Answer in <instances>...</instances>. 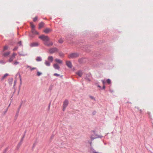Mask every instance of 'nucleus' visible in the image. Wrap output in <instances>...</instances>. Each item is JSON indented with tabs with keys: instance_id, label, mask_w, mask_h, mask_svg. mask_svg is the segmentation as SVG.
I'll return each mask as SVG.
<instances>
[{
	"instance_id": "obj_12",
	"label": "nucleus",
	"mask_w": 153,
	"mask_h": 153,
	"mask_svg": "<svg viewBox=\"0 0 153 153\" xmlns=\"http://www.w3.org/2000/svg\"><path fill=\"white\" fill-rule=\"evenodd\" d=\"M53 59V57L52 56H49L48 58V59L50 62H52Z\"/></svg>"
},
{
	"instance_id": "obj_13",
	"label": "nucleus",
	"mask_w": 153,
	"mask_h": 153,
	"mask_svg": "<svg viewBox=\"0 0 153 153\" xmlns=\"http://www.w3.org/2000/svg\"><path fill=\"white\" fill-rule=\"evenodd\" d=\"M10 53V52L8 51V52L4 53H3V55L4 56H8V55H9Z\"/></svg>"
},
{
	"instance_id": "obj_30",
	"label": "nucleus",
	"mask_w": 153,
	"mask_h": 153,
	"mask_svg": "<svg viewBox=\"0 0 153 153\" xmlns=\"http://www.w3.org/2000/svg\"><path fill=\"white\" fill-rule=\"evenodd\" d=\"M18 49V47H15L13 49V51H16V50H17Z\"/></svg>"
},
{
	"instance_id": "obj_27",
	"label": "nucleus",
	"mask_w": 153,
	"mask_h": 153,
	"mask_svg": "<svg viewBox=\"0 0 153 153\" xmlns=\"http://www.w3.org/2000/svg\"><path fill=\"white\" fill-rule=\"evenodd\" d=\"M41 74H42V73H41L39 72H37V75L38 76H40Z\"/></svg>"
},
{
	"instance_id": "obj_29",
	"label": "nucleus",
	"mask_w": 153,
	"mask_h": 153,
	"mask_svg": "<svg viewBox=\"0 0 153 153\" xmlns=\"http://www.w3.org/2000/svg\"><path fill=\"white\" fill-rule=\"evenodd\" d=\"M19 63V62H17V61H15L14 63V64L15 65H17V64H18Z\"/></svg>"
},
{
	"instance_id": "obj_9",
	"label": "nucleus",
	"mask_w": 153,
	"mask_h": 153,
	"mask_svg": "<svg viewBox=\"0 0 153 153\" xmlns=\"http://www.w3.org/2000/svg\"><path fill=\"white\" fill-rule=\"evenodd\" d=\"M51 31L52 30L49 28H46L44 30V32L46 33H48Z\"/></svg>"
},
{
	"instance_id": "obj_2",
	"label": "nucleus",
	"mask_w": 153,
	"mask_h": 153,
	"mask_svg": "<svg viewBox=\"0 0 153 153\" xmlns=\"http://www.w3.org/2000/svg\"><path fill=\"white\" fill-rule=\"evenodd\" d=\"M92 134L91 136V138L92 140L97 138H101L102 136L100 135L96 134L94 131H92Z\"/></svg>"
},
{
	"instance_id": "obj_11",
	"label": "nucleus",
	"mask_w": 153,
	"mask_h": 153,
	"mask_svg": "<svg viewBox=\"0 0 153 153\" xmlns=\"http://www.w3.org/2000/svg\"><path fill=\"white\" fill-rule=\"evenodd\" d=\"M53 67L55 69L57 70H59L60 68L59 65L56 64H54L53 65Z\"/></svg>"
},
{
	"instance_id": "obj_10",
	"label": "nucleus",
	"mask_w": 153,
	"mask_h": 153,
	"mask_svg": "<svg viewBox=\"0 0 153 153\" xmlns=\"http://www.w3.org/2000/svg\"><path fill=\"white\" fill-rule=\"evenodd\" d=\"M83 72L82 71L79 70L76 72V74L79 76L81 77L82 75Z\"/></svg>"
},
{
	"instance_id": "obj_16",
	"label": "nucleus",
	"mask_w": 153,
	"mask_h": 153,
	"mask_svg": "<svg viewBox=\"0 0 153 153\" xmlns=\"http://www.w3.org/2000/svg\"><path fill=\"white\" fill-rule=\"evenodd\" d=\"M44 25V23L43 22H41L39 24V29L41 28Z\"/></svg>"
},
{
	"instance_id": "obj_31",
	"label": "nucleus",
	"mask_w": 153,
	"mask_h": 153,
	"mask_svg": "<svg viewBox=\"0 0 153 153\" xmlns=\"http://www.w3.org/2000/svg\"><path fill=\"white\" fill-rule=\"evenodd\" d=\"M24 138V136L23 137H22L21 140V141H22L23 140V139Z\"/></svg>"
},
{
	"instance_id": "obj_44",
	"label": "nucleus",
	"mask_w": 153,
	"mask_h": 153,
	"mask_svg": "<svg viewBox=\"0 0 153 153\" xmlns=\"http://www.w3.org/2000/svg\"><path fill=\"white\" fill-rule=\"evenodd\" d=\"M103 82V83H104V81H103V82Z\"/></svg>"
},
{
	"instance_id": "obj_22",
	"label": "nucleus",
	"mask_w": 153,
	"mask_h": 153,
	"mask_svg": "<svg viewBox=\"0 0 153 153\" xmlns=\"http://www.w3.org/2000/svg\"><path fill=\"white\" fill-rule=\"evenodd\" d=\"M63 42V40L62 39H60L59 40V43H62Z\"/></svg>"
},
{
	"instance_id": "obj_24",
	"label": "nucleus",
	"mask_w": 153,
	"mask_h": 153,
	"mask_svg": "<svg viewBox=\"0 0 153 153\" xmlns=\"http://www.w3.org/2000/svg\"><path fill=\"white\" fill-rule=\"evenodd\" d=\"M36 69V68L35 67H32H32H30V71H32L35 70Z\"/></svg>"
},
{
	"instance_id": "obj_14",
	"label": "nucleus",
	"mask_w": 153,
	"mask_h": 153,
	"mask_svg": "<svg viewBox=\"0 0 153 153\" xmlns=\"http://www.w3.org/2000/svg\"><path fill=\"white\" fill-rule=\"evenodd\" d=\"M55 61L57 62V63H59V64H61L62 63V61L60 59H55Z\"/></svg>"
},
{
	"instance_id": "obj_42",
	"label": "nucleus",
	"mask_w": 153,
	"mask_h": 153,
	"mask_svg": "<svg viewBox=\"0 0 153 153\" xmlns=\"http://www.w3.org/2000/svg\"><path fill=\"white\" fill-rule=\"evenodd\" d=\"M140 111L141 112V111H142L141 110H140Z\"/></svg>"
},
{
	"instance_id": "obj_26",
	"label": "nucleus",
	"mask_w": 153,
	"mask_h": 153,
	"mask_svg": "<svg viewBox=\"0 0 153 153\" xmlns=\"http://www.w3.org/2000/svg\"><path fill=\"white\" fill-rule=\"evenodd\" d=\"M37 19V17L36 16L33 19V21L34 22H36Z\"/></svg>"
},
{
	"instance_id": "obj_8",
	"label": "nucleus",
	"mask_w": 153,
	"mask_h": 153,
	"mask_svg": "<svg viewBox=\"0 0 153 153\" xmlns=\"http://www.w3.org/2000/svg\"><path fill=\"white\" fill-rule=\"evenodd\" d=\"M66 65L67 66L70 68H71L72 65L71 62L69 61H67L66 62Z\"/></svg>"
},
{
	"instance_id": "obj_36",
	"label": "nucleus",
	"mask_w": 153,
	"mask_h": 153,
	"mask_svg": "<svg viewBox=\"0 0 153 153\" xmlns=\"http://www.w3.org/2000/svg\"><path fill=\"white\" fill-rule=\"evenodd\" d=\"M63 55V54H59V56H62Z\"/></svg>"
},
{
	"instance_id": "obj_7",
	"label": "nucleus",
	"mask_w": 153,
	"mask_h": 153,
	"mask_svg": "<svg viewBox=\"0 0 153 153\" xmlns=\"http://www.w3.org/2000/svg\"><path fill=\"white\" fill-rule=\"evenodd\" d=\"M39 45V43L38 42H34L31 43L30 44L31 47H35L38 46Z\"/></svg>"
},
{
	"instance_id": "obj_37",
	"label": "nucleus",
	"mask_w": 153,
	"mask_h": 153,
	"mask_svg": "<svg viewBox=\"0 0 153 153\" xmlns=\"http://www.w3.org/2000/svg\"><path fill=\"white\" fill-rule=\"evenodd\" d=\"M30 67H30V66H27V68H30Z\"/></svg>"
},
{
	"instance_id": "obj_20",
	"label": "nucleus",
	"mask_w": 153,
	"mask_h": 153,
	"mask_svg": "<svg viewBox=\"0 0 153 153\" xmlns=\"http://www.w3.org/2000/svg\"><path fill=\"white\" fill-rule=\"evenodd\" d=\"M36 60L37 61H40L42 60V59L40 57H38L36 59Z\"/></svg>"
},
{
	"instance_id": "obj_4",
	"label": "nucleus",
	"mask_w": 153,
	"mask_h": 153,
	"mask_svg": "<svg viewBox=\"0 0 153 153\" xmlns=\"http://www.w3.org/2000/svg\"><path fill=\"white\" fill-rule=\"evenodd\" d=\"M68 101L67 100H65L63 102V110L64 111L65 110L66 107L68 105Z\"/></svg>"
},
{
	"instance_id": "obj_21",
	"label": "nucleus",
	"mask_w": 153,
	"mask_h": 153,
	"mask_svg": "<svg viewBox=\"0 0 153 153\" xmlns=\"http://www.w3.org/2000/svg\"><path fill=\"white\" fill-rule=\"evenodd\" d=\"M8 47L7 46H5L3 48V51H5L8 49Z\"/></svg>"
},
{
	"instance_id": "obj_15",
	"label": "nucleus",
	"mask_w": 153,
	"mask_h": 153,
	"mask_svg": "<svg viewBox=\"0 0 153 153\" xmlns=\"http://www.w3.org/2000/svg\"><path fill=\"white\" fill-rule=\"evenodd\" d=\"M45 63L47 66H49L50 65V62L48 61H45Z\"/></svg>"
},
{
	"instance_id": "obj_23",
	"label": "nucleus",
	"mask_w": 153,
	"mask_h": 153,
	"mask_svg": "<svg viewBox=\"0 0 153 153\" xmlns=\"http://www.w3.org/2000/svg\"><path fill=\"white\" fill-rule=\"evenodd\" d=\"M30 25L32 29L34 28L35 26L32 23H30Z\"/></svg>"
},
{
	"instance_id": "obj_43",
	"label": "nucleus",
	"mask_w": 153,
	"mask_h": 153,
	"mask_svg": "<svg viewBox=\"0 0 153 153\" xmlns=\"http://www.w3.org/2000/svg\"><path fill=\"white\" fill-rule=\"evenodd\" d=\"M148 114L149 115L150 114V113L149 112H148Z\"/></svg>"
},
{
	"instance_id": "obj_25",
	"label": "nucleus",
	"mask_w": 153,
	"mask_h": 153,
	"mask_svg": "<svg viewBox=\"0 0 153 153\" xmlns=\"http://www.w3.org/2000/svg\"><path fill=\"white\" fill-rule=\"evenodd\" d=\"M53 75L54 76H60V75L59 74H57V73H55Z\"/></svg>"
},
{
	"instance_id": "obj_19",
	"label": "nucleus",
	"mask_w": 153,
	"mask_h": 153,
	"mask_svg": "<svg viewBox=\"0 0 153 153\" xmlns=\"http://www.w3.org/2000/svg\"><path fill=\"white\" fill-rule=\"evenodd\" d=\"M107 82L108 84H109L111 83V80L110 79H108L106 80V82Z\"/></svg>"
},
{
	"instance_id": "obj_1",
	"label": "nucleus",
	"mask_w": 153,
	"mask_h": 153,
	"mask_svg": "<svg viewBox=\"0 0 153 153\" xmlns=\"http://www.w3.org/2000/svg\"><path fill=\"white\" fill-rule=\"evenodd\" d=\"M39 38L44 42V44L45 45L49 47L53 45V42L49 41L50 39L48 36L42 35L39 36Z\"/></svg>"
},
{
	"instance_id": "obj_40",
	"label": "nucleus",
	"mask_w": 153,
	"mask_h": 153,
	"mask_svg": "<svg viewBox=\"0 0 153 153\" xmlns=\"http://www.w3.org/2000/svg\"><path fill=\"white\" fill-rule=\"evenodd\" d=\"M93 153H98L97 152H93Z\"/></svg>"
},
{
	"instance_id": "obj_35",
	"label": "nucleus",
	"mask_w": 153,
	"mask_h": 153,
	"mask_svg": "<svg viewBox=\"0 0 153 153\" xmlns=\"http://www.w3.org/2000/svg\"><path fill=\"white\" fill-rule=\"evenodd\" d=\"M16 81H14V85H15V84H16Z\"/></svg>"
},
{
	"instance_id": "obj_5",
	"label": "nucleus",
	"mask_w": 153,
	"mask_h": 153,
	"mask_svg": "<svg viewBox=\"0 0 153 153\" xmlns=\"http://www.w3.org/2000/svg\"><path fill=\"white\" fill-rule=\"evenodd\" d=\"M17 54L15 53H13L12 56L10 57L9 60V62H12L13 61V59H14V58L15 57V56Z\"/></svg>"
},
{
	"instance_id": "obj_33",
	"label": "nucleus",
	"mask_w": 153,
	"mask_h": 153,
	"mask_svg": "<svg viewBox=\"0 0 153 153\" xmlns=\"http://www.w3.org/2000/svg\"><path fill=\"white\" fill-rule=\"evenodd\" d=\"M90 98H91V99H94V98L93 97L91 96V97H90Z\"/></svg>"
},
{
	"instance_id": "obj_39",
	"label": "nucleus",
	"mask_w": 153,
	"mask_h": 153,
	"mask_svg": "<svg viewBox=\"0 0 153 153\" xmlns=\"http://www.w3.org/2000/svg\"><path fill=\"white\" fill-rule=\"evenodd\" d=\"M20 81L21 82H22V79L21 78H20Z\"/></svg>"
},
{
	"instance_id": "obj_6",
	"label": "nucleus",
	"mask_w": 153,
	"mask_h": 153,
	"mask_svg": "<svg viewBox=\"0 0 153 153\" xmlns=\"http://www.w3.org/2000/svg\"><path fill=\"white\" fill-rule=\"evenodd\" d=\"M57 51L58 49L56 48H51L49 50V52L50 53L52 54Z\"/></svg>"
},
{
	"instance_id": "obj_17",
	"label": "nucleus",
	"mask_w": 153,
	"mask_h": 153,
	"mask_svg": "<svg viewBox=\"0 0 153 153\" xmlns=\"http://www.w3.org/2000/svg\"><path fill=\"white\" fill-rule=\"evenodd\" d=\"M8 74H4V76H3L2 78H1V80H3L7 76H8Z\"/></svg>"
},
{
	"instance_id": "obj_3",
	"label": "nucleus",
	"mask_w": 153,
	"mask_h": 153,
	"mask_svg": "<svg viewBox=\"0 0 153 153\" xmlns=\"http://www.w3.org/2000/svg\"><path fill=\"white\" fill-rule=\"evenodd\" d=\"M79 56V54L76 53H73L70 54L68 56V58L69 59L77 57Z\"/></svg>"
},
{
	"instance_id": "obj_32",
	"label": "nucleus",
	"mask_w": 153,
	"mask_h": 153,
	"mask_svg": "<svg viewBox=\"0 0 153 153\" xmlns=\"http://www.w3.org/2000/svg\"><path fill=\"white\" fill-rule=\"evenodd\" d=\"M18 44L20 45H21V44H22V43H21V41L19 42H18Z\"/></svg>"
},
{
	"instance_id": "obj_34",
	"label": "nucleus",
	"mask_w": 153,
	"mask_h": 153,
	"mask_svg": "<svg viewBox=\"0 0 153 153\" xmlns=\"http://www.w3.org/2000/svg\"><path fill=\"white\" fill-rule=\"evenodd\" d=\"M110 91H111V93H112L114 92V91L113 90H110Z\"/></svg>"
},
{
	"instance_id": "obj_28",
	"label": "nucleus",
	"mask_w": 153,
	"mask_h": 153,
	"mask_svg": "<svg viewBox=\"0 0 153 153\" xmlns=\"http://www.w3.org/2000/svg\"><path fill=\"white\" fill-rule=\"evenodd\" d=\"M0 63L4 64L5 63V62L4 60H1L0 61Z\"/></svg>"
},
{
	"instance_id": "obj_41",
	"label": "nucleus",
	"mask_w": 153,
	"mask_h": 153,
	"mask_svg": "<svg viewBox=\"0 0 153 153\" xmlns=\"http://www.w3.org/2000/svg\"><path fill=\"white\" fill-rule=\"evenodd\" d=\"M98 87H100V85H98Z\"/></svg>"
},
{
	"instance_id": "obj_18",
	"label": "nucleus",
	"mask_w": 153,
	"mask_h": 153,
	"mask_svg": "<svg viewBox=\"0 0 153 153\" xmlns=\"http://www.w3.org/2000/svg\"><path fill=\"white\" fill-rule=\"evenodd\" d=\"M32 33H33L36 34H38V33L35 30L34 28L32 29Z\"/></svg>"
},
{
	"instance_id": "obj_38",
	"label": "nucleus",
	"mask_w": 153,
	"mask_h": 153,
	"mask_svg": "<svg viewBox=\"0 0 153 153\" xmlns=\"http://www.w3.org/2000/svg\"><path fill=\"white\" fill-rule=\"evenodd\" d=\"M105 88V85H104L103 86V89H104Z\"/></svg>"
}]
</instances>
